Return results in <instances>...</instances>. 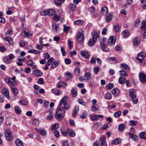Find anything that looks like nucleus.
Wrapping results in <instances>:
<instances>
[{
  "label": "nucleus",
  "mask_w": 146,
  "mask_h": 146,
  "mask_svg": "<svg viewBox=\"0 0 146 146\" xmlns=\"http://www.w3.org/2000/svg\"><path fill=\"white\" fill-rule=\"evenodd\" d=\"M3 39L5 40L8 41L9 44L12 45L13 44V39L11 37H6L4 38Z\"/></svg>",
  "instance_id": "obj_24"
},
{
  "label": "nucleus",
  "mask_w": 146,
  "mask_h": 146,
  "mask_svg": "<svg viewBox=\"0 0 146 146\" xmlns=\"http://www.w3.org/2000/svg\"><path fill=\"white\" fill-rule=\"evenodd\" d=\"M48 10L47 15L52 16L55 15V11L54 10Z\"/></svg>",
  "instance_id": "obj_41"
},
{
  "label": "nucleus",
  "mask_w": 146,
  "mask_h": 146,
  "mask_svg": "<svg viewBox=\"0 0 146 146\" xmlns=\"http://www.w3.org/2000/svg\"><path fill=\"white\" fill-rule=\"evenodd\" d=\"M66 85V83L63 82H60L56 84V86L58 88H60L64 86H65Z\"/></svg>",
  "instance_id": "obj_31"
},
{
  "label": "nucleus",
  "mask_w": 146,
  "mask_h": 146,
  "mask_svg": "<svg viewBox=\"0 0 146 146\" xmlns=\"http://www.w3.org/2000/svg\"><path fill=\"white\" fill-rule=\"evenodd\" d=\"M112 97V95L110 93H107L106 94L105 96V98L108 100L111 99Z\"/></svg>",
  "instance_id": "obj_46"
},
{
  "label": "nucleus",
  "mask_w": 146,
  "mask_h": 146,
  "mask_svg": "<svg viewBox=\"0 0 146 146\" xmlns=\"http://www.w3.org/2000/svg\"><path fill=\"white\" fill-rule=\"evenodd\" d=\"M52 92L55 94L57 95H59L62 94L61 91L55 89H54L52 90Z\"/></svg>",
  "instance_id": "obj_38"
},
{
  "label": "nucleus",
  "mask_w": 146,
  "mask_h": 146,
  "mask_svg": "<svg viewBox=\"0 0 146 146\" xmlns=\"http://www.w3.org/2000/svg\"><path fill=\"white\" fill-rule=\"evenodd\" d=\"M63 107H58L56 109V111L54 115L55 118L58 120H62L64 117V115H62V113L63 110Z\"/></svg>",
  "instance_id": "obj_2"
},
{
  "label": "nucleus",
  "mask_w": 146,
  "mask_h": 146,
  "mask_svg": "<svg viewBox=\"0 0 146 146\" xmlns=\"http://www.w3.org/2000/svg\"><path fill=\"white\" fill-rule=\"evenodd\" d=\"M19 104L22 105L26 106L28 104V101L27 100H20Z\"/></svg>",
  "instance_id": "obj_43"
},
{
  "label": "nucleus",
  "mask_w": 146,
  "mask_h": 146,
  "mask_svg": "<svg viewBox=\"0 0 146 146\" xmlns=\"http://www.w3.org/2000/svg\"><path fill=\"white\" fill-rule=\"evenodd\" d=\"M59 125L58 123H56L53 125L51 127V129L52 130H54L58 128Z\"/></svg>",
  "instance_id": "obj_55"
},
{
  "label": "nucleus",
  "mask_w": 146,
  "mask_h": 146,
  "mask_svg": "<svg viewBox=\"0 0 146 146\" xmlns=\"http://www.w3.org/2000/svg\"><path fill=\"white\" fill-rule=\"evenodd\" d=\"M53 19L54 21H58L60 19V16L55 15L53 17Z\"/></svg>",
  "instance_id": "obj_48"
},
{
  "label": "nucleus",
  "mask_w": 146,
  "mask_h": 146,
  "mask_svg": "<svg viewBox=\"0 0 146 146\" xmlns=\"http://www.w3.org/2000/svg\"><path fill=\"white\" fill-rule=\"evenodd\" d=\"M91 77L90 73L88 72H86L84 74V79L85 80H88Z\"/></svg>",
  "instance_id": "obj_22"
},
{
  "label": "nucleus",
  "mask_w": 146,
  "mask_h": 146,
  "mask_svg": "<svg viewBox=\"0 0 146 146\" xmlns=\"http://www.w3.org/2000/svg\"><path fill=\"white\" fill-rule=\"evenodd\" d=\"M15 142L17 146H23L22 141L19 139H16Z\"/></svg>",
  "instance_id": "obj_28"
},
{
  "label": "nucleus",
  "mask_w": 146,
  "mask_h": 146,
  "mask_svg": "<svg viewBox=\"0 0 146 146\" xmlns=\"http://www.w3.org/2000/svg\"><path fill=\"white\" fill-rule=\"evenodd\" d=\"M14 56L13 54H11L9 55V58L8 57L5 56L3 58V60L4 62L7 63H9V60H11L14 59Z\"/></svg>",
  "instance_id": "obj_7"
},
{
  "label": "nucleus",
  "mask_w": 146,
  "mask_h": 146,
  "mask_svg": "<svg viewBox=\"0 0 146 146\" xmlns=\"http://www.w3.org/2000/svg\"><path fill=\"white\" fill-rule=\"evenodd\" d=\"M121 113V111H118L115 113L114 114V116L115 117L118 118L120 116Z\"/></svg>",
  "instance_id": "obj_60"
},
{
  "label": "nucleus",
  "mask_w": 146,
  "mask_h": 146,
  "mask_svg": "<svg viewBox=\"0 0 146 146\" xmlns=\"http://www.w3.org/2000/svg\"><path fill=\"white\" fill-rule=\"evenodd\" d=\"M11 90L13 94L16 96L18 93V90L17 88L14 87L11 88Z\"/></svg>",
  "instance_id": "obj_36"
},
{
  "label": "nucleus",
  "mask_w": 146,
  "mask_h": 146,
  "mask_svg": "<svg viewBox=\"0 0 146 146\" xmlns=\"http://www.w3.org/2000/svg\"><path fill=\"white\" fill-rule=\"evenodd\" d=\"M142 25L140 29L143 31L146 30V21H143L142 23Z\"/></svg>",
  "instance_id": "obj_33"
},
{
  "label": "nucleus",
  "mask_w": 146,
  "mask_h": 146,
  "mask_svg": "<svg viewBox=\"0 0 146 146\" xmlns=\"http://www.w3.org/2000/svg\"><path fill=\"white\" fill-rule=\"evenodd\" d=\"M80 54L86 58H89L90 56L89 53L86 51H82L81 52Z\"/></svg>",
  "instance_id": "obj_23"
},
{
  "label": "nucleus",
  "mask_w": 146,
  "mask_h": 146,
  "mask_svg": "<svg viewBox=\"0 0 146 146\" xmlns=\"http://www.w3.org/2000/svg\"><path fill=\"white\" fill-rule=\"evenodd\" d=\"M108 44V42L107 39L105 37H103L101 41V46H104Z\"/></svg>",
  "instance_id": "obj_17"
},
{
  "label": "nucleus",
  "mask_w": 146,
  "mask_h": 146,
  "mask_svg": "<svg viewBox=\"0 0 146 146\" xmlns=\"http://www.w3.org/2000/svg\"><path fill=\"white\" fill-rule=\"evenodd\" d=\"M113 29L115 32H119L120 30L119 25L117 24L114 25L113 26Z\"/></svg>",
  "instance_id": "obj_45"
},
{
  "label": "nucleus",
  "mask_w": 146,
  "mask_h": 146,
  "mask_svg": "<svg viewBox=\"0 0 146 146\" xmlns=\"http://www.w3.org/2000/svg\"><path fill=\"white\" fill-rule=\"evenodd\" d=\"M53 116L52 112L51 111L49 112L48 115L46 117V119L48 120H51L53 118Z\"/></svg>",
  "instance_id": "obj_47"
},
{
  "label": "nucleus",
  "mask_w": 146,
  "mask_h": 146,
  "mask_svg": "<svg viewBox=\"0 0 146 146\" xmlns=\"http://www.w3.org/2000/svg\"><path fill=\"white\" fill-rule=\"evenodd\" d=\"M15 112L17 114H19L21 113V110L20 108L18 106H16L15 107Z\"/></svg>",
  "instance_id": "obj_44"
},
{
  "label": "nucleus",
  "mask_w": 146,
  "mask_h": 146,
  "mask_svg": "<svg viewBox=\"0 0 146 146\" xmlns=\"http://www.w3.org/2000/svg\"><path fill=\"white\" fill-rule=\"evenodd\" d=\"M113 86V84L112 83H110L108 84L106 86V89H112Z\"/></svg>",
  "instance_id": "obj_61"
},
{
  "label": "nucleus",
  "mask_w": 146,
  "mask_h": 146,
  "mask_svg": "<svg viewBox=\"0 0 146 146\" xmlns=\"http://www.w3.org/2000/svg\"><path fill=\"white\" fill-rule=\"evenodd\" d=\"M5 82L13 86H15L16 83L15 81H14L12 79H11V78L8 77L6 76L5 78Z\"/></svg>",
  "instance_id": "obj_5"
},
{
  "label": "nucleus",
  "mask_w": 146,
  "mask_h": 146,
  "mask_svg": "<svg viewBox=\"0 0 146 146\" xmlns=\"http://www.w3.org/2000/svg\"><path fill=\"white\" fill-rule=\"evenodd\" d=\"M137 121L134 120H131L129 121V123L130 125L134 126L137 124Z\"/></svg>",
  "instance_id": "obj_54"
},
{
  "label": "nucleus",
  "mask_w": 146,
  "mask_h": 146,
  "mask_svg": "<svg viewBox=\"0 0 146 146\" xmlns=\"http://www.w3.org/2000/svg\"><path fill=\"white\" fill-rule=\"evenodd\" d=\"M80 70L78 68H76L75 69L74 73L76 76H78L80 73Z\"/></svg>",
  "instance_id": "obj_58"
},
{
  "label": "nucleus",
  "mask_w": 146,
  "mask_h": 146,
  "mask_svg": "<svg viewBox=\"0 0 146 146\" xmlns=\"http://www.w3.org/2000/svg\"><path fill=\"white\" fill-rule=\"evenodd\" d=\"M125 128V125L123 124H120L118 127V130L119 131H123Z\"/></svg>",
  "instance_id": "obj_39"
},
{
  "label": "nucleus",
  "mask_w": 146,
  "mask_h": 146,
  "mask_svg": "<svg viewBox=\"0 0 146 146\" xmlns=\"http://www.w3.org/2000/svg\"><path fill=\"white\" fill-rule=\"evenodd\" d=\"M139 136L140 138L141 139H146V133L144 132L140 133Z\"/></svg>",
  "instance_id": "obj_35"
},
{
  "label": "nucleus",
  "mask_w": 146,
  "mask_h": 146,
  "mask_svg": "<svg viewBox=\"0 0 146 146\" xmlns=\"http://www.w3.org/2000/svg\"><path fill=\"white\" fill-rule=\"evenodd\" d=\"M34 64V62L31 60H29L27 62V65L30 66H32Z\"/></svg>",
  "instance_id": "obj_57"
},
{
  "label": "nucleus",
  "mask_w": 146,
  "mask_h": 146,
  "mask_svg": "<svg viewBox=\"0 0 146 146\" xmlns=\"http://www.w3.org/2000/svg\"><path fill=\"white\" fill-rule=\"evenodd\" d=\"M5 135L7 140L9 141L12 140L13 135L9 129H7L6 130L5 132Z\"/></svg>",
  "instance_id": "obj_3"
},
{
  "label": "nucleus",
  "mask_w": 146,
  "mask_h": 146,
  "mask_svg": "<svg viewBox=\"0 0 146 146\" xmlns=\"http://www.w3.org/2000/svg\"><path fill=\"white\" fill-rule=\"evenodd\" d=\"M71 95L73 97H75L77 95V89L75 87L73 88L71 90Z\"/></svg>",
  "instance_id": "obj_15"
},
{
  "label": "nucleus",
  "mask_w": 146,
  "mask_h": 146,
  "mask_svg": "<svg viewBox=\"0 0 146 146\" xmlns=\"http://www.w3.org/2000/svg\"><path fill=\"white\" fill-rule=\"evenodd\" d=\"M101 146H107L106 142L105 139V137H104L101 140Z\"/></svg>",
  "instance_id": "obj_42"
},
{
  "label": "nucleus",
  "mask_w": 146,
  "mask_h": 146,
  "mask_svg": "<svg viewBox=\"0 0 146 146\" xmlns=\"http://www.w3.org/2000/svg\"><path fill=\"white\" fill-rule=\"evenodd\" d=\"M65 63L66 64H70L71 62L70 59L69 58H66L65 59Z\"/></svg>",
  "instance_id": "obj_64"
},
{
  "label": "nucleus",
  "mask_w": 146,
  "mask_h": 146,
  "mask_svg": "<svg viewBox=\"0 0 146 146\" xmlns=\"http://www.w3.org/2000/svg\"><path fill=\"white\" fill-rule=\"evenodd\" d=\"M59 64L58 61H54L51 64L50 68L53 69L57 67Z\"/></svg>",
  "instance_id": "obj_34"
},
{
  "label": "nucleus",
  "mask_w": 146,
  "mask_h": 146,
  "mask_svg": "<svg viewBox=\"0 0 146 146\" xmlns=\"http://www.w3.org/2000/svg\"><path fill=\"white\" fill-rule=\"evenodd\" d=\"M126 72V71L123 70H120L119 71L121 75L127 76H128V74Z\"/></svg>",
  "instance_id": "obj_59"
},
{
  "label": "nucleus",
  "mask_w": 146,
  "mask_h": 146,
  "mask_svg": "<svg viewBox=\"0 0 146 146\" xmlns=\"http://www.w3.org/2000/svg\"><path fill=\"white\" fill-rule=\"evenodd\" d=\"M53 29L56 32L59 31V27L58 25L55 23H53L52 24Z\"/></svg>",
  "instance_id": "obj_19"
},
{
  "label": "nucleus",
  "mask_w": 146,
  "mask_h": 146,
  "mask_svg": "<svg viewBox=\"0 0 146 146\" xmlns=\"http://www.w3.org/2000/svg\"><path fill=\"white\" fill-rule=\"evenodd\" d=\"M40 14L43 16L46 15H48V10H42L40 12Z\"/></svg>",
  "instance_id": "obj_50"
},
{
  "label": "nucleus",
  "mask_w": 146,
  "mask_h": 146,
  "mask_svg": "<svg viewBox=\"0 0 146 146\" xmlns=\"http://www.w3.org/2000/svg\"><path fill=\"white\" fill-rule=\"evenodd\" d=\"M35 129L39 134L43 136H45L46 135V131L44 129H40L36 128H35Z\"/></svg>",
  "instance_id": "obj_10"
},
{
  "label": "nucleus",
  "mask_w": 146,
  "mask_h": 146,
  "mask_svg": "<svg viewBox=\"0 0 146 146\" xmlns=\"http://www.w3.org/2000/svg\"><path fill=\"white\" fill-rule=\"evenodd\" d=\"M39 124L38 120L37 119H34L33 121V124L34 125L37 126Z\"/></svg>",
  "instance_id": "obj_49"
},
{
  "label": "nucleus",
  "mask_w": 146,
  "mask_h": 146,
  "mask_svg": "<svg viewBox=\"0 0 146 146\" xmlns=\"http://www.w3.org/2000/svg\"><path fill=\"white\" fill-rule=\"evenodd\" d=\"M79 108L78 106H76L73 110V111L72 113V116L74 117H76V114L79 110Z\"/></svg>",
  "instance_id": "obj_27"
},
{
  "label": "nucleus",
  "mask_w": 146,
  "mask_h": 146,
  "mask_svg": "<svg viewBox=\"0 0 146 146\" xmlns=\"http://www.w3.org/2000/svg\"><path fill=\"white\" fill-rule=\"evenodd\" d=\"M111 92L115 96L118 95L119 93V90L117 88H115L111 90Z\"/></svg>",
  "instance_id": "obj_29"
},
{
  "label": "nucleus",
  "mask_w": 146,
  "mask_h": 146,
  "mask_svg": "<svg viewBox=\"0 0 146 146\" xmlns=\"http://www.w3.org/2000/svg\"><path fill=\"white\" fill-rule=\"evenodd\" d=\"M92 38L95 40L96 41L97 40V39L99 38L100 35L95 32H92Z\"/></svg>",
  "instance_id": "obj_13"
},
{
  "label": "nucleus",
  "mask_w": 146,
  "mask_h": 146,
  "mask_svg": "<svg viewBox=\"0 0 146 146\" xmlns=\"http://www.w3.org/2000/svg\"><path fill=\"white\" fill-rule=\"evenodd\" d=\"M115 38L113 36H110L108 40V44L109 45H113L115 44Z\"/></svg>",
  "instance_id": "obj_11"
},
{
  "label": "nucleus",
  "mask_w": 146,
  "mask_h": 146,
  "mask_svg": "<svg viewBox=\"0 0 146 146\" xmlns=\"http://www.w3.org/2000/svg\"><path fill=\"white\" fill-rule=\"evenodd\" d=\"M69 98L66 96H64L60 100L59 104L58 107H63V114L64 115L65 113V111L64 110H68L70 107L71 102L70 100H68Z\"/></svg>",
  "instance_id": "obj_1"
},
{
  "label": "nucleus",
  "mask_w": 146,
  "mask_h": 146,
  "mask_svg": "<svg viewBox=\"0 0 146 146\" xmlns=\"http://www.w3.org/2000/svg\"><path fill=\"white\" fill-rule=\"evenodd\" d=\"M96 41L95 40H93L92 38L90 39L88 42V45L89 46H93L95 44Z\"/></svg>",
  "instance_id": "obj_32"
},
{
  "label": "nucleus",
  "mask_w": 146,
  "mask_h": 146,
  "mask_svg": "<svg viewBox=\"0 0 146 146\" xmlns=\"http://www.w3.org/2000/svg\"><path fill=\"white\" fill-rule=\"evenodd\" d=\"M28 52L33 53L34 54H38L40 53V51L39 50H35L31 49L28 51Z\"/></svg>",
  "instance_id": "obj_40"
},
{
  "label": "nucleus",
  "mask_w": 146,
  "mask_h": 146,
  "mask_svg": "<svg viewBox=\"0 0 146 146\" xmlns=\"http://www.w3.org/2000/svg\"><path fill=\"white\" fill-rule=\"evenodd\" d=\"M146 55V54L145 52H141L138 54L137 59L140 62L142 63L143 58L145 57Z\"/></svg>",
  "instance_id": "obj_6"
},
{
  "label": "nucleus",
  "mask_w": 146,
  "mask_h": 146,
  "mask_svg": "<svg viewBox=\"0 0 146 146\" xmlns=\"http://www.w3.org/2000/svg\"><path fill=\"white\" fill-rule=\"evenodd\" d=\"M140 81L142 83H146V75L142 73H140L139 75Z\"/></svg>",
  "instance_id": "obj_8"
},
{
  "label": "nucleus",
  "mask_w": 146,
  "mask_h": 146,
  "mask_svg": "<svg viewBox=\"0 0 146 146\" xmlns=\"http://www.w3.org/2000/svg\"><path fill=\"white\" fill-rule=\"evenodd\" d=\"M140 39L138 37H136L133 40V43L135 46L138 45L140 43Z\"/></svg>",
  "instance_id": "obj_25"
},
{
  "label": "nucleus",
  "mask_w": 146,
  "mask_h": 146,
  "mask_svg": "<svg viewBox=\"0 0 146 146\" xmlns=\"http://www.w3.org/2000/svg\"><path fill=\"white\" fill-rule=\"evenodd\" d=\"M129 137L133 139V140H137L138 139L137 137L135 134H133L131 133H129Z\"/></svg>",
  "instance_id": "obj_37"
},
{
  "label": "nucleus",
  "mask_w": 146,
  "mask_h": 146,
  "mask_svg": "<svg viewBox=\"0 0 146 146\" xmlns=\"http://www.w3.org/2000/svg\"><path fill=\"white\" fill-rule=\"evenodd\" d=\"M119 82L121 84L124 83L126 80V78L124 76H121L119 79Z\"/></svg>",
  "instance_id": "obj_30"
},
{
  "label": "nucleus",
  "mask_w": 146,
  "mask_h": 146,
  "mask_svg": "<svg viewBox=\"0 0 146 146\" xmlns=\"http://www.w3.org/2000/svg\"><path fill=\"white\" fill-rule=\"evenodd\" d=\"M100 118V115H93L90 117V119L92 121H97Z\"/></svg>",
  "instance_id": "obj_26"
},
{
  "label": "nucleus",
  "mask_w": 146,
  "mask_h": 146,
  "mask_svg": "<svg viewBox=\"0 0 146 146\" xmlns=\"http://www.w3.org/2000/svg\"><path fill=\"white\" fill-rule=\"evenodd\" d=\"M121 140L119 138H116L114 139L112 141V143L117 145L120 143L121 142Z\"/></svg>",
  "instance_id": "obj_18"
},
{
  "label": "nucleus",
  "mask_w": 146,
  "mask_h": 146,
  "mask_svg": "<svg viewBox=\"0 0 146 146\" xmlns=\"http://www.w3.org/2000/svg\"><path fill=\"white\" fill-rule=\"evenodd\" d=\"M3 93L7 98H9V95L8 90L6 88H4L3 90Z\"/></svg>",
  "instance_id": "obj_21"
},
{
  "label": "nucleus",
  "mask_w": 146,
  "mask_h": 146,
  "mask_svg": "<svg viewBox=\"0 0 146 146\" xmlns=\"http://www.w3.org/2000/svg\"><path fill=\"white\" fill-rule=\"evenodd\" d=\"M111 126V124L110 123H106L105 124L104 126L102 127V129L103 130H105L107 128H108L109 127Z\"/></svg>",
  "instance_id": "obj_62"
},
{
  "label": "nucleus",
  "mask_w": 146,
  "mask_h": 146,
  "mask_svg": "<svg viewBox=\"0 0 146 146\" xmlns=\"http://www.w3.org/2000/svg\"><path fill=\"white\" fill-rule=\"evenodd\" d=\"M77 39L79 42L82 43L84 39L83 34L80 32H78L77 35Z\"/></svg>",
  "instance_id": "obj_4"
},
{
  "label": "nucleus",
  "mask_w": 146,
  "mask_h": 146,
  "mask_svg": "<svg viewBox=\"0 0 146 146\" xmlns=\"http://www.w3.org/2000/svg\"><path fill=\"white\" fill-rule=\"evenodd\" d=\"M54 58H51L48 60L46 64V66H50L51 63L54 61Z\"/></svg>",
  "instance_id": "obj_53"
},
{
  "label": "nucleus",
  "mask_w": 146,
  "mask_h": 146,
  "mask_svg": "<svg viewBox=\"0 0 146 146\" xmlns=\"http://www.w3.org/2000/svg\"><path fill=\"white\" fill-rule=\"evenodd\" d=\"M66 133L69 136L71 137H74L75 135V133L74 131L71 129H67Z\"/></svg>",
  "instance_id": "obj_12"
},
{
  "label": "nucleus",
  "mask_w": 146,
  "mask_h": 146,
  "mask_svg": "<svg viewBox=\"0 0 146 146\" xmlns=\"http://www.w3.org/2000/svg\"><path fill=\"white\" fill-rule=\"evenodd\" d=\"M33 74L37 76H40L42 74V73L39 70H36L33 71Z\"/></svg>",
  "instance_id": "obj_14"
},
{
  "label": "nucleus",
  "mask_w": 146,
  "mask_h": 146,
  "mask_svg": "<svg viewBox=\"0 0 146 146\" xmlns=\"http://www.w3.org/2000/svg\"><path fill=\"white\" fill-rule=\"evenodd\" d=\"M112 16L110 14L108 15L106 18V21L108 22L110 21L112 19Z\"/></svg>",
  "instance_id": "obj_56"
},
{
  "label": "nucleus",
  "mask_w": 146,
  "mask_h": 146,
  "mask_svg": "<svg viewBox=\"0 0 146 146\" xmlns=\"http://www.w3.org/2000/svg\"><path fill=\"white\" fill-rule=\"evenodd\" d=\"M83 21L80 20H79L76 21L74 22L75 25H81L83 24Z\"/></svg>",
  "instance_id": "obj_52"
},
{
  "label": "nucleus",
  "mask_w": 146,
  "mask_h": 146,
  "mask_svg": "<svg viewBox=\"0 0 146 146\" xmlns=\"http://www.w3.org/2000/svg\"><path fill=\"white\" fill-rule=\"evenodd\" d=\"M123 37L124 38H127L129 35V31L127 30H124L122 33Z\"/></svg>",
  "instance_id": "obj_20"
},
{
  "label": "nucleus",
  "mask_w": 146,
  "mask_h": 146,
  "mask_svg": "<svg viewBox=\"0 0 146 146\" xmlns=\"http://www.w3.org/2000/svg\"><path fill=\"white\" fill-rule=\"evenodd\" d=\"M129 96L131 98L133 103V104H137L138 101V98L136 97V95L131 94Z\"/></svg>",
  "instance_id": "obj_9"
},
{
  "label": "nucleus",
  "mask_w": 146,
  "mask_h": 146,
  "mask_svg": "<svg viewBox=\"0 0 146 146\" xmlns=\"http://www.w3.org/2000/svg\"><path fill=\"white\" fill-rule=\"evenodd\" d=\"M121 67L122 70H123L126 72H128L129 70L128 66L125 64L123 63L121 64Z\"/></svg>",
  "instance_id": "obj_16"
},
{
  "label": "nucleus",
  "mask_w": 146,
  "mask_h": 146,
  "mask_svg": "<svg viewBox=\"0 0 146 146\" xmlns=\"http://www.w3.org/2000/svg\"><path fill=\"white\" fill-rule=\"evenodd\" d=\"M98 105L97 104H94L93 105L91 110L92 111H95L98 110Z\"/></svg>",
  "instance_id": "obj_51"
},
{
  "label": "nucleus",
  "mask_w": 146,
  "mask_h": 146,
  "mask_svg": "<svg viewBox=\"0 0 146 146\" xmlns=\"http://www.w3.org/2000/svg\"><path fill=\"white\" fill-rule=\"evenodd\" d=\"M100 70V68L98 67H95L94 68V71L96 74H97Z\"/></svg>",
  "instance_id": "obj_63"
}]
</instances>
